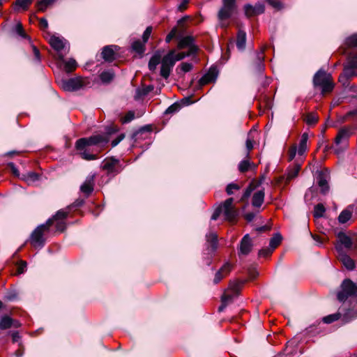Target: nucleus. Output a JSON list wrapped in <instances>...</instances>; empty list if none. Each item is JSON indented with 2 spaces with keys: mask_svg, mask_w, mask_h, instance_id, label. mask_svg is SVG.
Here are the masks:
<instances>
[{
  "mask_svg": "<svg viewBox=\"0 0 357 357\" xmlns=\"http://www.w3.org/2000/svg\"><path fill=\"white\" fill-rule=\"evenodd\" d=\"M109 142V137L105 135H94L89 137H82L77 140L75 148L79 152L81 158L85 160H94L103 150Z\"/></svg>",
  "mask_w": 357,
  "mask_h": 357,
  "instance_id": "obj_1",
  "label": "nucleus"
},
{
  "mask_svg": "<svg viewBox=\"0 0 357 357\" xmlns=\"http://www.w3.org/2000/svg\"><path fill=\"white\" fill-rule=\"evenodd\" d=\"M233 198L226 199L222 205L215 208L211 216V220H216L219 218L220 215L223 213L225 220L229 222L234 220L238 213L233 205Z\"/></svg>",
  "mask_w": 357,
  "mask_h": 357,
  "instance_id": "obj_2",
  "label": "nucleus"
},
{
  "mask_svg": "<svg viewBox=\"0 0 357 357\" xmlns=\"http://www.w3.org/2000/svg\"><path fill=\"white\" fill-rule=\"evenodd\" d=\"M52 225V219H48L45 223L38 226L30 236V243L34 248H43L45 243L44 234L48 232Z\"/></svg>",
  "mask_w": 357,
  "mask_h": 357,
  "instance_id": "obj_3",
  "label": "nucleus"
},
{
  "mask_svg": "<svg viewBox=\"0 0 357 357\" xmlns=\"http://www.w3.org/2000/svg\"><path fill=\"white\" fill-rule=\"evenodd\" d=\"M356 130V128L352 126H347L342 127L337 132L336 137L335 138V144L336 146H340L341 150L336 149L335 152L338 153L340 151L345 149L347 147L349 139L352 136Z\"/></svg>",
  "mask_w": 357,
  "mask_h": 357,
  "instance_id": "obj_4",
  "label": "nucleus"
},
{
  "mask_svg": "<svg viewBox=\"0 0 357 357\" xmlns=\"http://www.w3.org/2000/svg\"><path fill=\"white\" fill-rule=\"evenodd\" d=\"M342 290L337 294L340 302H344L349 297L357 296V285L349 279L343 280L341 284Z\"/></svg>",
  "mask_w": 357,
  "mask_h": 357,
  "instance_id": "obj_5",
  "label": "nucleus"
},
{
  "mask_svg": "<svg viewBox=\"0 0 357 357\" xmlns=\"http://www.w3.org/2000/svg\"><path fill=\"white\" fill-rule=\"evenodd\" d=\"M172 52H169L161 59L160 75L165 79H167L170 73L175 65V62L172 59Z\"/></svg>",
  "mask_w": 357,
  "mask_h": 357,
  "instance_id": "obj_6",
  "label": "nucleus"
},
{
  "mask_svg": "<svg viewBox=\"0 0 357 357\" xmlns=\"http://www.w3.org/2000/svg\"><path fill=\"white\" fill-rule=\"evenodd\" d=\"M86 81L79 77L63 79L61 82V88L66 91H75L80 89L85 85Z\"/></svg>",
  "mask_w": 357,
  "mask_h": 357,
  "instance_id": "obj_7",
  "label": "nucleus"
},
{
  "mask_svg": "<svg viewBox=\"0 0 357 357\" xmlns=\"http://www.w3.org/2000/svg\"><path fill=\"white\" fill-rule=\"evenodd\" d=\"M235 0H223V6L218 12L220 20L229 19L235 10Z\"/></svg>",
  "mask_w": 357,
  "mask_h": 357,
  "instance_id": "obj_8",
  "label": "nucleus"
},
{
  "mask_svg": "<svg viewBox=\"0 0 357 357\" xmlns=\"http://www.w3.org/2000/svg\"><path fill=\"white\" fill-rule=\"evenodd\" d=\"M119 160L114 157L105 159L102 162V169L105 170L108 175H116L120 172L118 166Z\"/></svg>",
  "mask_w": 357,
  "mask_h": 357,
  "instance_id": "obj_9",
  "label": "nucleus"
},
{
  "mask_svg": "<svg viewBox=\"0 0 357 357\" xmlns=\"http://www.w3.org/2000/svg\"><path fill=\"white\" fill-rule=\"evenodd\" d=\"M337 257L347 270L353 271L355 268L356 266L354 259L347 255L344 250L341 248L340 245L337 247Z\"/></svg>",
  "mask_w": 357,
  "mask_h": 357,
  "instance_id": "obj_10",
  "label": "nucleus"
},
{
  "mask_svg": "<svg viewBox=\"0 0 357 357\" xmlns=\"http://www.w3.org/2000/svg\"><path fill=\"white\" fill-rule=\"evenodd\" d=\"M218 75V70L216 66H211L208 71L199 80L201 86L208 84L216 80Z\"/></svg>",
  "mask_w": 357,
  "mask_h": 357,
  "instance_id": "obj_11",
  "label": "nucleus"
},
{
  "mask_svg": "<svg viewBox=\"0 0 357 357\" xmlns=\"http://www.w3.org/2000/svg\"><path fill=\"white\" fill-rule=\"evenodd\" d=\"M218 75V70L216 66H211L208 71L199 80L201 86L208 84L216 80Z\"/></svg>",
  "mask_w": 357,
  "mask_h": 357,
  "instance_id": "obj_12",
  "label": "nucleus"
},
{
  "mask_svg": "<svg viewBox=\"0 0 357 357\" xmlns=\"http://www.w3.org/2000/svg\"><path fill=\"white\" fill-rule=\"evenodd\" d=\"M195 39L192 36H187L185 37H181L179 39L178 43V48L179 50L183 49L185 47H188L189 50L191 51L192 50V47H195V54L197 52L199 48L198 46L195 45Z\"/></svg>",
  "mask_w": 357,
  "mask_h": 357,
  "instance_id": "obj_13",
  "label": "nucleus"
},
{
  "mask_svg": "<svg viewBox=\"0 0 357 357\" xmlns=\"http://www.w3.org/2000/svg\"><path fill=\"white\" fill-rule=\"evenodd\" d=\"M337 242L335 245V250L337 252V247L340 245L341 248L344 250V248L347 250H350L353 246V241L351 238L346 235L343 232H340L337 234Z\"/></svg>",
  "mask_w": 357,
  "mask_h": 357,
  "instance_id": "obj_14",
  "label": "nucleus"
},
{
  "mask_svg": "<svg viewBox=\"0 0 357 357\" xmlns=\"http://www.w3.org/2000/svg\"><path fill=\"white\" fill-rule=\"evenodd\" d=\"M119 50L116 45H107L103 47L102 56L105 61L112 62L116 59V51Z\"/></svg>",
  "mask_w": 357,
  "mask_h": 357,
  "instance_id": "obj_15",
  "label": "nucleus"
},
{
  "mask_svg": "<svg viewBox=\"0 0 357 357\" xmlns=\"http://www.w3.org/2000/svg\"><path fill=\"white\" fill-rule=\"evenodd\" d=\"M232 266L229 262H226L224 265L218 270L213 280V282L215 284H218L223 279L225 276H227L231 271Z\"/></svg>",
  "mask_w": 357,
  "mask_h": 357,
  "instance_id": "obj_16",
  "label": "nucleus"
},
{
  "mask_svg": "<svg viewBox=\"0 0 357 357\" xmlns=\"http://www.w3.org/2000/svg\"><path fill=\"white\" fill-rule=\"evenodd\" d=\"M328 176L325 172H319L317 176V183L321 188V192L324 195L326 194L329 190V185L328 183Z\"/></svg>",
  "mask_w": 357,
  "mask_h": 357,
  "instance_id": "obj_17",
  "label": "nucleus"
},
{
  "mask_svg": "<svg viewBox=\"0 0 357 357\" xmlns=\"http://www.w3.org/2000/svg\"><path fill=\"white\" fill-rule=\"evenodd\" d=\"M252 248V241L248 234L243 236L241 241L239 255H247Z\"/></svg>",
  "mask_w": 357,
  "mask_h": 357,
  "instance_id": "obj_18",
  "label": "nucleus"
},
{
  "mask_svg": "<svg viewBox=\"0 0 357 357\" xmlns=\"http://www.w3.org/2000/svg\"><path fill=\"white\" fill-rule=\"evenodd\" d=\"M331 78L330 75H328L324 70H318L313 79V83L314 86H321L324 84L326 81H328Z\"/></svg>",
  "mask_w": 357,
  "mask_h": 357,
  "instance_id": "obj_19",
  "label": "nucleus"
},
{
  "mask_svg": "<svg viewBox=\"0 0 357 357\" xmlns=\"http://www.w3.org/2000/svg\"><path fill=\"white\" fill-rule=\"evenodd\" d=\"M93 176H90L86 178L84 183L81 185L80 190L88 197L93 191Z\"/></svg>",
  "mask_w": 357,
  "mask_h": 357,
  "instance_id": "obj_20",
  "label": "nucleus"
},
{
  "mask_svg": "<svg viewBox=\"0 0 357 357\" xmlns=\"http://www.w3.org/2000/svg\"><path fill=\"white\" fill-rule=\"evenodd\" d=\"M353 206L350 205L343 210L338 216V221L341 224L348 222L352 215Z\"/></svg>",
  "mask_w": 357,
  "mask_h": 357,
  "instance_id": "obj_21",
  "label": "nucleus"
},
{
  "mask_svg": "<svg viewBox=\"0 0 357 357\" xmlns=\"http://www.w3.org/2000/svg\"><path fill=\"white\" fill-rule=\"evenodd\" d=\"M236 44L239 50L243 51L245 50L246 45V33L244 31L241 29L238 30Z\"/></svg>",
  "mask_w": 357,
  "mask_h": 357,
  "instance_id": "obj_22",
  "label": "nucleus"
},
{
  "mask_svg": "<svg viewBox=\"0 0 357 357\" xmlns=\"http://www.w3.org/2000/svg\"><path fill=\"white\" fill-rule=\"evenodd\" d=\"M265 193L264 190H260L254 193L252 204L254 207H260L264 203Z\"/></svg>",
  "mask_w": 357,
  "mask_h": 357,
  "instance_id": "obj_23",
  "label": "nucleus"
},
{
  "mask_svg": "<svg viewBox=\"0 0 357 357\" xmlns=\"http://www.w3.org/2000/svg\"><path fill=\"white\" fill-rule=\"evenodd\" d=\"M50 44L52 46V47L57 52L61 51L65 47L63 40L56 36H52L50 38Z\"/></svg>",
  "mask_w": 357,
  "mask_h": 357,
  "instance_id": "obj_24",
  "label": "nucleus"
},
{
  "mask_svg": "<svg viewBox=\"0 0 357 357\" xmlns=\"http://www.w3.org/2000/svg\"><path fill=\"white\" fill-rule=\"evenodd\" d=\"M206 241L210 245L213 252L218 249V235L214 232H210L206 236Z\"/></svg>",
  "mask_w": 357,
  "mask_h": 357,
  "instance_id": "obj_25",
  "label": "nucleus"
},
{
  "mask_svg": "<svg viewBox=\"0 0 357 357\" xmlns=\"http://www.w3.org/2000/svg\"><path fill=\"white\" fill-rule=\"evenodd\" d=\"M169 52H174L173 55H172V59L174 61V62L176 63L177 61H181L187 56H190L192 54H195V47H193L192 50L191 51H188L187 52H180V53L176 54V51L174 50H172Z\"/></svg>",
  "mask_w": 357,
  "mask_h": 357,
  "instance_id": "obj_26",
  "label": "nucleus"
},
{
  "mask_svg": "<svg viewBox=\"0 0 357 357\" xmlns=\"http://www.w3.org/2000/svg\"><path fill=\"white\" fill-rule=\"evenodd\" d=\"M40 175L33 172H30L22 175V179L25 181L29 185H31L38 181Z\"/></svg>",
  "mask_w": 357,
  "mask_h": 357,
  "instance_id": "obj_27",
  "label": "nucleus"
},
{
  "mask_svg": "<svg viewBox=\"0 0 357 357\" xmlns=\"http://www.w3.org/2000/svg\"><path fill=\"white\" fill-rule=\"evenodd\" d=\"M161 62V55L159 53L154 54L149 60V68L150 70L153 71L155 70L156 66Z\"/></svg>",
  "mask_w": 357,
  "mask_h": 357,
  "instance_id": "obj_28",
  "label": "nucleus"
},
{
  "mask_svg": "<svg viewBox=\"0 0 357 357\" xmlns=\"http://www.w3.org/2000/svg\"><path fill=\"white\" fill-rule=\"evenodd\" d=\"M308 139L307 133L305 132L301 135V138L299 142L298 153L299 155H303L307 149V142Z\"/></svg>",
  "mask_w": 357,
  "mask_h": 357,
  "instance_id": "obj_29",
  "label": "nucleus"
},
{
  "mask_svg": "<svg viewBox=\"0 0 357 357\" xmlns=\"http://www.w3.org/2000/svg\"><path fill=\"white\" fill-rule=\"evenodd\" d=\"M114 77V73L112 70L103 71L100 75V79L103 83H109Z\"/></svg>",
  "mask_w": 357,
  "mask_h": 357,
  "instance_id": "obj_30",
  "label": "nucleus"
},
{
  "mask_svg": "<svg viewBox=\"0 0 357 357\" xmlns=\"http://www.w3.org/2000/svg\"><path fill=\"white\" fill-rule=\"evenodd\" d=\"M69 213V208L61 209L56 212V213L51 218L52 219V223L54 221H63Z\"/></svg>",
  "mask_w": 357,
  "mask_h": 357,
  "instance_id": "obj_31",
  "label": "nucleus"
},
{
  "mask_svg": "<svg viewBox=\"0 0 357 357\" xmlns=\"http://www.w3.org/2000/svg\"><path fill=\"white\" fill-rule=\"evenodd\" d=\"M13 324V319L5 315L0 319V328L2 330L10 328Z\"/></svg>",
  "mask_w": 357,
  "mask_h": 357,
  "instance_id": "obj_32",
  "label": "nucleus"
},
{
  "mask_svg": "<svg viewBox=\"0 0 357 357\" xmlns=\"http://www.w3.org/2000/svg\"><path fill=\"white\" fill-rule=\"evenodd\" d=\"M56 0H39L36 3V7L40 12L46 10L48 6L53 4Z\"/></svg>",
  "mask_w": 357,
  "mask_h": 357,
  "instance_id": "obj_33",
  "label": "nucleus"
},
{
  "mask_svg": "<svg viewBox=\"0 0 357 357\" xmlns=\"http://www.w3.org/2000/svg\"><path fill=\"white\" fill-rule=\"evenodd\" d=\"M301 170V165L299 164L294 165L291 169H289L287 180L290 181L296 178Z\"/></svg>",
  "mask_w": 357,
  "mask_h": 357,
  "instance_id": "obj_34",
  "label": "nucleus"
},
{
  "mask_svg": "<svg viewBox=\"0 0 357 357\" xmlns=\"http://www.w3.org/2000/svg\"><path fill=\"white\" fill-rule=\"evenodd\" d=\"M356 75H357V68L344 66L342 77L351 78Z\"/></svg>",
  "mask_w": 357,
  "mask_h": 357,
  "instance_id": "obj_35",
  "label": "nucleus"
},
{
  "mask_svg": "<svg viewBox=\"0 0 357 357\" xmlns=\"http://www.w3.org/2000/svg\"><path fill=\"white\" fill-rule=\"evenodd\" d=\"M282 239V236L277 233L270 240L269 246L272 250L275 249L281 243Z\"/></svg>",
  "mask_w": 357,
  "mask_h": 357,
  "instance_id": "obj_36",
  "label": "nucleus"
},
{
  "mask_svg": "<svg viewBox=\"0 0 357 357\" xmlns=\"http://www.w3.org/2000/svg\"><path fill=\"white\" fill-rule=\"evenodd\" d=\"M64 69L67 73H70L76 69L77 64L75 59H70L64 63Z\"/></svg>",
  "mask_w": 357,
  "mask_h": 357,
  "instance_id": "obj_37",
  "label": "nucleus"
},
{
  "mask_svg": "<svg viewBox=\"0 0 357 357\" xmlns=\"http://www.w3.org/2000/svg\"><path fill=\"white\" fill-rule=\"evenodd\" d=\"M341 317V314L339 312L331 314L323 317L322 321L325 324H331L337 320H338Z\"/></svg>",
  "mask_w": 357,
  "mask_h": 357,
  "instance_id": "obj_38",
  "label": "nucleus"
},
{
  "mask_svg": "<svg viewBox=\"0 0 357 357\" xmlns=\"http://www.w3.org/2000/svg\"><path fill=\"white\" fill-rule=\"evenodd\" d=\"M325 207L322 204H318L314 206V216L315 218H321L325 213Z\"/></svg>",
  "mask_w": 357,
  "mask_h": 357,
  "instance_id": "obj_39",
  "label": "nucleus"
},
{
  "mask_svg": "<svg viewBox=\"0 0 357 357\" xmlns=\"http://www.w3.org/2000/svg\"><path fill=\"white\" fill-rule=\"evenodd\" d=\"M347 66L357 68V54H350L347 58Z\"/></svg>",
  "mask_w": 357,
  "mask_h": 357,
  "instance_id": "obj_40",
  "label": "nucleus"
},
{
  "mask_svg": "<svg viewBox=\"0 0 357 357\" xmlns=\"http://www.w3.org/2000/svg\"><path fill=\"white\" fill-rule=\"evenodd\" d=\"M320 87L321 88L322 93H329V92L332 91V90L333 89L334 85L330 78L328 81H326Z\"/></svg>",
  "mask_w": 357,
  "mask_h": 357,
  "instance_id": "obj_41",
  "label": "nucleus"
},
{
  "mask_svg": "<svg viewBox=\"0 0 357 357\" xmlns=\"http://www.w3.org/2000/svg\"><path fill=\"white\" fill-rule=\"evenodd\" d=\"M144 42H141L140 40H136L132 43V49L138 53H142L144 50Z\"/></svg>",
  "mask_w": 357,
  "mask_h": 357,
  "instance_id": "obj_42",
  "label": "nucleus"
},
{
  "mask_svg": "<svg viewBox=\"0 0 357 357\" xmlns=\"http://www.w3.org/2000/svg\"><path fill=\"white\" fill-rule=\"evenodd\" d=\"M355 318H357V310H350L343 315L342 319L345 322H349Z\"/></svg>",
  "mask_w": 357,
  "mask_h": 357,
  "instance_id": "obj_43",
  "label": "nucleus"
},
{
  "mask_svg": "<svg viewBox=\"0 0 357 357\" xmlns=\"http://www.w3.org/2000/svg\"><path fill=\"white\" fill-rule=\"evenodd\" d=\"M251 165L252 164L247 160H242L238 165V170L241 172H245L249 169Z\"/></svg>",
  "mask_w": 357,
  "mask_h": 357,
  "instance_id": "obj_44",
  "label": "nucleus"
},
{
  "mask_svg": "<svg viewBox=\"0 0 357 357\" xmlns=\"http://www.w3.org/2000/svg\"><path fill=\"white\" fill-rule=\"evenodd\" d=\"M305 121L307 124H314L318 121V117L313 113H309L307 114Z\"/></svg>",
  "mask_w": 357,
  "mask_h": 357,
  "instance_id": "obj_45",
  "label": "nucleus"
},
{
  "mask_svg": "<svg viewBox=\"0 0 357 357\" xmlns=\"http://www.w3.org/2000/svg\"><path fill=\"white\" fill-rule=\"evenodd\" d=\"M346 44L349 47H357V34L348 37L346 40Z\"/></svg>",
  "mask_w": 357,
  "mask_h": 357,
  "instance_id": "obj_46",
  "label": "nucleus"
},
{
  "mask_svg": "<svg viewBox=\"0 0 357 357\" xmlns=\"http://www.w3.org/2000/svg\"><path fill=\"white\" fill-rule=\"evenodd\" d=\"M244 10H245V15L248 17L257 15L255 12L253 6H252V5H250V4L245 5L244 7Z\"/></svg>",
  "mask_w": 357,
  "mask_h": 357,
  "instance_id": "obj_47",
  "label": "nucleus"
},
{
  "mask_svg": "<svg viewBox=\"0 0 357 357\" xmlns=\"http://www.w3.org/2000/svg\"><path fill=\"white\" fill-rule=\"evenodd\" d=\"M33 0H16V6L26 10Z\"/></svg>",
  "mask_w": 357,
  "mask_h": 357,
  "instance_id": "obj_48",
  "label": "nucleus"
},
{
  "mask_svg": "<svg viewBox=\"0 0 357 357\" xmlns=\"http://www.w3.org/2000/svg\"><path fill=\"white\" fill-rule=\"evenodd\" d=\"M135 118V112L132 111H129L125 116L121 119V122L123 123H128L133 120Z\"/></svg>",
  "mask_w": 357,
  "mask_h": 357,
  "instance_id": "obj_49",
  "label": "nucleus"
},
{
  "mask_svg": "<svg viewBox=\"0 0 357 357\" xmlns=\"http://www.w3.org/2000/svg\"><path fill=\"white\" fill-rule=\"evenodd\" d=\"M177 32H178V30H177V28L176 27H174L171 31L170 32L167 34V36H166V38H165V41L167 43H170V41L175 37L177 36Z\"/></svg>",
  "mask_w": 357,
  "mask_h": 357,
  "instance_id": "obj_50",
  "label": "nucleus"
},
{
  "mask_svg": "<svg viewBox=\"0 0 357 357\" xmlns=\"http://www.w3.org/2000/svg\"><path fill=\"white\" fill-rule=\"evenodd\" d=\"M254 190V188H252V186L251 185H250L244 191L243 195H242V197L241 198V200L242 202L245 201V199H247L251 195L252 190Z\"/></svg>",
  "mask_w": 357,
  "mask_h": 357,
  "instance_id": "obj_51",
  "label": "nucleus"
},
{
  "mask_svg": "<svg viewBox=\"0 0 357 357\" xmlns=\"http://www.w3.org/2000/svg\"><path fill=\"white\" fill-rule=\"evenodd\" d=\"M240 189V186L237 184H235V183H229V185H227V188H226V192L229 195H232L234 192H233V190H239Z\"/></svg>",
  "mask_w": 357,
  "mask_h": 357,
  "instance_id": "obj_52",
  "label": "nucleus"
},
{
  "mask_svg": "<svg viewBox=\"0 0 357 357\" xmlns=\"http://www.w3.org/2000/svg\"><path fill=\"white\" fill-rule=\"evenodd\" d=\"M253 8L257 15L263 13L265 10L264 4L261 3H256Z\"/></svg>",
  "mask_w": 357,
  "mask_h": 357,
  "instance_id": "obj_53",
  "label": "nucleus"
},
{
  "mask_svg": "<svg viewBox=\"0 0 357 357\" xmlns=\"http://www.w3.org/2000/svg\"><path fill=\"white\" fill-rule=\"evenodd\" d=\"M180 108V106L179 105L176 104V103H174L172 105H170L166 110H165V114H173V113H175L177 111H178Z\"/></svg>",
  "mask_w": 357,
  "mask_h": 357,
  "instance_id": "obj_54",
  "label": "nucleus"
},
{
  "mask_svg": "<svg viewBox=\"0 0 357 357\" xmlns=\"http://www.w3.org/2000/svg\"><path fill=\"white\" fill-rule=\"evenodd\" d=\"M273 250H272L271 248H264V249H261L259 250V255L260 257H268L269 255H271V253L273 252Z\"/></svg>",
  "mask_w": 357,
  "mask_h": 357,
  "instance_id": "obj_55",
  "label": "nucleus"
},
{
  "mask_svg": "<svg viewBox=\"0 0 357 357\" xmlns=\"http://www.w3.org/2000/svg\"><path fill=\"white\" fill-rule=\"evenodd\" d=\"M151 31H152L151 26H148L146 29V30L144 31L143 36H142V39H143L144 43H146L148 41V40L151 36Z\"/></svg>",
  "mask_w": 357,
  "mask_h": 357,
  "instance_id": "obj_56",
  "label": "nucleus"
},
{
  "mask_svg": "<svg viewBox=\"0 0 357 357\" xmlns=\"http://www.w3.org/2000/svg\"><path fill=\"white\" fill-rule=\"evenodd\" d=\"M180 66L183 73L190 72L192 69V64L190 63L183 62Z\"/></svg>",
  "mask_w": 357,
  "mask_h": 357,
  "instance_id": "obj_57",
  "label": "nucleus"
},
{
  "mask_svg": "<svg viewBox=\"0 0 357 357\" xmlns=\"http://www.w3.org/2000/svg\"><path fill=\"white\" fill-rule=\"evenodd\" d=\"M221 302H222V304L218 307L219 312H222L225 310V308L227 307V305H228L227 295H222V296L221 298Z\"/></svg>",
  "mask_w": 357,
  "mask_h": 357,
  "instance_id": "obj_58",
  "label": "nucleus"
},
{
  "mask_svg": "<svg viewBox=\"0 0 357 357\" xmlns=\"http://www.w3.org/2000/svg\"><path fill=\"white\" fill-rule=\"evenodd\" d=\"M268 2L270 5H271L273 8L280 10L282 8V3L278 0H268Z\"/></svg>",
  "mask_w": 357,
  "mask_h": 357,
  "instance_id": "obj_59",
  "label": "nucleus"
},
{
  "mask_svg": "<svg viewBox=\"0 0 357 357\" xmlns=\"http://www.w3.org/2000/svg\"><path fill=\"white\" fill-rule=\"evenodd\" d=\"M66 223L64 221H56V228L59 231H63L66 229Z\"/></svg>",
  "mask_w": 357,
  "mask_h": 357,
  "instance_id": "obj_60",
  "label": "nucleus"
},
{
  "mask_svg": "<svg viewBox=\"0 0 357 357\" xmlns=\"http://www.w3.org/2000/svg\"><path fill=\"white\" fill-rule=\"evenodd\" d=\"M26 268V262L24 261H21L18 267H17V273L22 274L23 273Z\"/></svg>",
  "mask_w": 357,
  "mask_h": 357,
  "instance_id": "obj_61",
  "label": "nucleus"
},
{
  "mask_svg": "<svg viewBox=\"0 0 357 357\" xmlns=\"http://www.w3.org/2000/svg\"><path fill=\"white\" fill-rule=\"evenodd\" d=\"M241 284L239 283H234L231 284L230 286V289L234 293V295H238V293L240 290Z\"/></svg>",
  "mask_w": 357,
  "mask_h": 357,
  "instance_id": "obj_62",
  "label": "nucleus"
},
{
  "mask_svg": "<svg viewBox=\"0 0 357 357\" xmlns=\"http://www.w3.org/2000/svg\"><path fill=\"white\" fill-rule=\"evenodd\" d=\"M33 53L36 62L40 63L41 60L40 54L39 50L36 46H33Z\"/></svg>",
  "mask_w": 357,
  "mask_h": 357,
  "instance_id": "obj_63",
  "label": "nucleus"
},
{
  "mask_svg": "<svg viewBox=\"0 0 357 357\" xmlns=\"http://www.w3.org/2000/svg\"><path fill=\"white\" fill-rule=\"evenodd\" d=\"M125 135L123 134L120 135L118 136L116 139L112 140V146L115 147L119 144V143L124 138Z\"/></svg>",
  "mask_w": 357,
  "mask_h": 357,
  "instance_id": "obj_64",
  "label": "nucleus"
}]
</instances>
